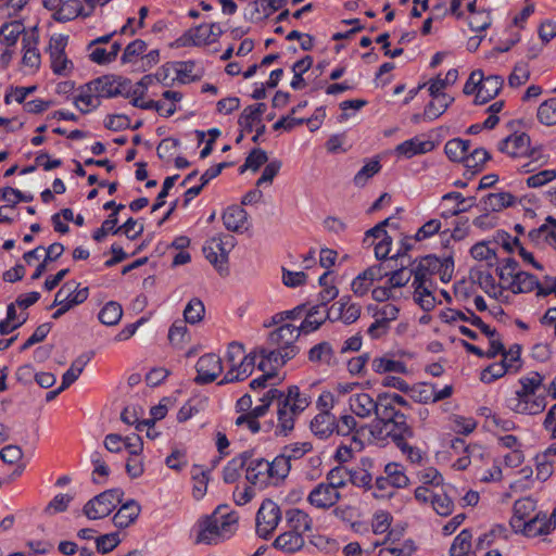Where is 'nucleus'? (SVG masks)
I'll use <instances>...</instances> for the list:
<instances>
[{"label":"nucleus","mask_w":556,"mask_h":556,"mask_svg":"<svg viewBox=\"0 0 556 556\" xmlns=\"http://www.w3.org/2000/svg\"><path fill=\"white\" fill-rule=\"evenodd\" d=\"M233 245H202L204 257L223 277L229 275V253Z\"/></svg>","instance_id":"dca6fc26"},{"label":"nucleus","mask_w":556,"mask_h":556,"mask_svg":"<svg viewBox=\"0 0 556 556\" xmlns=\"http://www.w3.org/2000/svg\"><path fill=\"white\" fill-rule=\"evenodd\" d=\"M503 83L502 76L498 75L482 76L475 100L476 103L484 104L495 98L500 93Z\"/></svg>","instance_id":"a878e982"},{"label":"nucleus","mask_w":556,"mask_h":556,"mask_svg":"<svg viewBox=\"0 0 556 556\" xmlns=\"http://www.w3.org/2000/svg\"><path fill=\"white\" fill-rule=\"evenodd\" d=\"M301 334L300 328L291 324H285L277 329L269 332L267 344L269 348H277L285 352L293 350V356L299 353V348L295 345Z\"/></svg>","instance_id":"9b49d317"},{"label":"nucleus","mask_w":556,"mask_h":556,"mask_svg":"<svg viewBox=\"0 0 556 556\" xmlns=\"http://www.w3.org/2000/svg\"><path fill=\"white\" fill-rule=\"evenodd\" d=\"M416 551L414 541L405 540L401 545L387 546L380 548L378 556H412Z\"/></svg>","instance_id":"e2e57ef3"},{"label":"nucleus","mask_w":556,"mask_h":556,"mask_svg":"<svg viewBox=\"0 0 556 556\" xmlns=\"http://www.w3.org/2000/svg\"><path fill=\"white\" fill-rule=\"evenodd\" d=\"M470 254L475 260L485 262L489 267L494 266L498 261L496 251L490 249V245H471Z\"/></svg>","instance_id":"69168bd1"},{"label":"nucleus","mask_w":556,"mask_h":556,"mask_svg":"<svg viewBox=\"0 0 556 556\" xmlns=\"http://www.w3.org/2000/svg\"><path fill=\"white\" fill-rule=\"evenodd\" d=\"M205 314V307L203 302L198 299H191L184 311L185 321L191 325L200 323Z\"/></svg>","instance_id":"603ef678"},{"label":"nucleus","mask_w":556,"mask_h":556,"mask_svg":"<svg viewBox=\"0 0 556 556\" xmlns=\"http://www.w3.org/2000/svg\"><path fill=\"white\" fill-rule=\"evenodd\" d=\"M434 149V144L430 140H422L419 137H414L403 141L395 148L397 155L404 156L405 159H412L415 155L425 154Z\"/></svg>","instance_id":"b1692460"},{"label":"nucleus","mask_w":556,"mask_h":556,"mask_svg":"<svg viewBox=\"0 0 556 556\" xmlns=\"http://www.w3.org/2000/svg\"><path fill=\"white\" fill-rule=\"evenodd\" d=\"M472 533L464 529L453 541L450 548V556H476L472 551Z\"/></svg>","instance_id":"4c0bfd02"},{"label":"nucleus","mask_w":556,"mask_h":556,"mask_svg":"<svg viewBox=\"0 0 556 556\" xmlns=\"http://www.w3.org/2000/svg\"><path fill=\"white\" fill-rule=\"evenodd\" d=\"M377 402L378 396L374 399L366 392H355L349 397V407L355 416L366 419L375 416Z\"/></svg>","instance_id":"aec40b11"},{"label":"nucleus","mask_w":556,"mask_h":556,"mask_svg":"<svg viewBox=\"0 0 556 556\" xmlns=\"http://www.w3.org/2000/svg\"><path fill=\"white\" fill-rule=\"evenodd\" d=\"M191 475L193 479V496L200 500L204 496L207 489V475L200 466H193Z\"/></svg>","instance_id":"338daca9"},{"label":"nucleus","mask_w":556,"mask_h":556,"mask_svg":"<svg viewBox=\"0 0 556 556\" xmlns=\"http://www.w3.org/2000/svg\"><path fill=\"white\" fill-rule=\"evenodd\" d=\"M101 104L100 97L93 90L91 83L85 84L79 88L78 94L74 99V105L83 114H88L99 108Z\"/></svg>","instance_id":"bb28decb"},{"label":"nucleus","mask_w":556,"mask_h":556,"mask_svg":"<svg viewBox=\"0 0 556 556\" xmlns=\"http://www.w3.org/2000/svg\"><path fill=\"white\" fill-rule=\"evenodd\" d=\"M223 222L228 230L243 232L249 227L248 213L240 206H229L224 212Z\"/></svg>","instance_id":"c85d7f7f"},{"label":"nucleus","mask_w":556,"mask_h":556,"mask_svg":"<svg viewBox=\"0 0 556 556\" xmlns=\"http://www.w3.org/2000/svg\"><path fill=\"white\" fill-rule=\"evenodd\" d=\"M140 510L141 507L135 500L127 501L114 515L113 522L117 528L125 529L136 521Z\"/></svg>","instance_id":"473e14b6"},{"label":"nucleus","mask_w":556,"mask_h":556,"mask_svg":"<svg viewBox=\"0 0 556 556\" xmlns=\"http://www.w3.org/2000/svg\"><path fill=\"white\" fill-rule=\"evenodd\" d=\"M538 287L539 280L535 276L527 271H520L505 288L513 293H527L536 290Z\"/></svg>","instance_id":"e433bc0d"},{"label":"nucleus","mask_w":556,"mask_h":556,"mask_svg":"<svg viewBox=\"0 0 556 556\" xmlns=\"http://www.w3.org/2000/svg\"><path fill=\"white\" fill-rule=\"evenodd\" d=\"M510 366V363L503 361L493 363L481 372L480 379L484 383H491L494 380L503 377L507 371H509Z\"/></svg>","instance_id":"052dcab7"},{"label":"nucleus","mask_w":556,"mask_h":556,"mask_svg":"<svg viewBox=\"0 0 556 556\" xmlns=\"http://www.w3.org/2000/svg\"><path fill=\"white\" fill-rule=\"evenodd\" d=\"M293 350L285 352L277 348H256L245 354L243 344L231 342L228 345L225 361L229 366L219 384L238 382L247 379L254 370L256 359L260 358L258 369L263 372L276 375V371L288 361L292 359Z\"/></svg>","instance_id":"f257e3e1"},{"label":"nucleus","mask_w":556,"mask_h":556,"mask_svg":"<svg viewBox=\"0 0 556 556\" xmlns=\"http://www.w3.org/2000/svg\"><path fill=\"white\" fill-rule=\"evenodd\" d=\"M68 36L65 35H54L49 41L51 70L58 76H68L74 70L73 62L65 54Z\"/></svg>","instance_id":"1a4fd4ad"},{"label":"nucleus","mask_w":556,"mask_h":556,"mask_svg":"<svg viewBox=\"0 0 556 556\" xmlns=\"http://www.w3.org/2000/svg\"><path fill=\"white\" fill-rule=\"evenodd\" d=\"M422 267L431 275L438 274L442 281L446 282L451 279L454 270V262L451 256L439 258L433 255L425 256L420 260Z\"/></svg>","instance_id":"5701e85b"},{"label":"nucleus","mask_w":556,"mask_h":556,"mask_svg":"<svg viewBox=\"0 0 556 556\" xmlns=\"http://www.w3.org/2000/svg\"><path fill=\"white\" fill-rule=\"evenodd\" d=\"M516 202V198L506 191L488 193L480 201L482 208L490 212H500L506 207L513 206Z\"/></svg>","instance_id":"2f4dec72"},{"label":"nucleus","mask_w":556,"mask_h":556,"mask_svg":"<svg viewBox=\"0 0 556 556\" xmlns=\"http://www.w3.org/2000/svg\"><path fill=\"white\" fill-rule=\"evenodd\" d=\"M361 316V307L357 304H348L344 299L334 303L327 312V317L330 320L339 319L345 325H351L356 321Z\"/></svg>","instance_id":"4be33fe9"},{"label":"nucleus","mask_w":556,"mask_h":556,"mask_svg":"<svg viewBox=\"0 0 556 556\" xmlns=\"http://www.w3.org/2000/svg\"><path fill=\"white\" fill-rule=\"evenodd\" d=\"M279 396H280L279 390H277L275 388L269 389L261 399L262 404L255 406L254 408H251V410L249 412L250 416L253 419L257 420L260 417L264 416L267 413L270 404L274 401H277V399Z\"/></svg>","instance_id":"680f3d73"},{"label":"nucleus","mask_w":556,"mask_h":556,"mask_svg":"<svg viewBox=\"0 0 556 556\" xmlns=\"http://www.w3.org/2000/svg\"><path fill=\"white\" fill-rule=\"evenodd\" d=\"M90 15L91 11L86 10L81 0H63L56 13H53V17L58 22H68L78 16L87 17Z\"/></svg>","instance_id":"393cba45"},{"label":"nucleus","mask_w":556,"mask_h":556,"mask_svg":"<svg viewBox=\"0 0 556 556\" xmlns=\"http://www.w3.org/2000/svg\"><path fill=\"white\" fill-rule=\"evenodd\" d=\"M197 377L194 381L198 384L210 383L216 380V378L223 371V363L219 356L216 354L210 353L202 355L195 365Z\"/></svg>","instance_id":"f8f14e48"},{"label":"nucleus","mask_w":556,"mask_h":556,"mask_svg":"<svg viewBox=\"0 0 556 556\" xmlns=\"http://www.w3.org/2000/svg\"><path fill=\"white\" fill-rule=\"evenodd\" d=\"M536 510V502L531 497L520 498L514 504V515L510 519V527L520 528L521 522L533 517Z\"/></svg>","instance_id":"7c9ffc66"},{"label":"nucleus","mask_w":556,"mask_h":556,"mask_svg":"<svg viewBox=\"0 0 556 556\" xmlns=\"http://www.w3.org/2000/svg\"><path fill=\"white\" fill-rule=\"evenodd\" d=\"M268 157L264 150L254 148L247 156L244 163L240 166L239 173L243 174L247 169L256 172L267 162Z\"/></svg>","instance_id":"4d7b16f0"},{"label":"nucleus","mask_w":556,"mask_h":556,"mask_svg":"<svg viewBox=\"0 0 556 556\" xmlns=\"http://www.w3.org/2000/svg\"><path fill=\"white\" fill-rule=\"evenodd\" d=\"M312 432L319 439H327L336 431V416L323 409L311 421Z\"/></svg>","instance_id":"cd10ccee"},{"label":"nucleus","mask_w":556,"mask_h":556,"mask_svg":"<svg viewBox=\"0 0 556 556\" xmlns=\"http://www.w3.org/2000/svg\"><path fill=\"white\" fill-rule=\"evenodd\" d=\"M371 368L377 374H405L407 371V367L403 362L395 361L386 356L375 357L371 362Z\"/></svg>","instance_id":"c03bdc74"},{"label":"nucleus","mask_w":556,"mask_h":556,"mask_svg":"<svg viewBox=\"0 0 556 556\" xmlns=\"http://www.w3.org/2000/svg\"><path fill=\"white\" fill-rule=\"evenodd\" d=\"M122 489H111L88 501L84 506V514L88 519L97 520L109 516L123 500Z\"/></svg>","instance_id":"0eeeda50"},{"label":"nucleus","mask_w":556,"mask_h":556,"mask_svg":"<svg viewBox=\"0 0 556 556\" xmlns=\"http://www.w3.org/2000/svg\"><path fill=\"white\" fill-rule=\"evenodd\" d=\"M271 545L285 554H294L305 546V540L300 532L287 530L280 533Z\"/></svg>","instance_id":"412c9836"},{"label":"nucleus","mask_w":556,"mask_h":556,"mask_svg":"<svg viewBox=\"0 0 556 556\" xmlns=\"http://www.w3.org/2000/svg\"><path fill=\"white\" fill-rule=\"evenodd\" d=\"M469 149V140L454 138L445 143L444 152L452 162H464Z\"/></svg>","instance_id":"ea45409f"},{"label":"nucleus","mask_w":556,"mask_h":556,"mask_svg":"<svg viewBox=\"0 0 556 556\" xmlns=\"http://www.w3.org/2000/svg\"><path fill=\"white\" fill-rule=\"evenodd\" d=\"M100 98H114L127 92L128 78L115 75H104L90 81Z\"/></svg>","instance_id":"ddd939ff"},{"label":"nucleus","mask_w":556,"mask_h":556,"mask_svg":"<svg viewBox=\"0 0 556 556\" xmlns=\"http://www.w3.org/2000/svg\"><path fill=\"white\" fill-rule=\"evenodd\" d=\"M531 139L526 132H514L502 139L497 149L513 159L525 157L530 151Z\"/></svg>","instance_id":"4468645a"},{"label":"nucleus","mask_w":556,"mask_h":556,"mask_svg":"<svg viewBox=\"0 0 556 556\" xmlns=\"http://www.w3.org/2000/svg\"><path fill=\"white\" fill-rule=\"evenodd\" d=\"M24 30L25 27L21 22L4 23L0 28V43L8 48L15 46Z\"/></svg>","instance_id":"a19ab883"},{"label":"nucleus","mask_w":556,"mask_h":556,"mask_svg":"<svg viewBox=\"0 0 556 556\" xmlns=\"http://www.w3.org/2000/svg\"><path fill=\"white\" fill-rule=\"evenodd\" d=\"M381 169L379 160L371 159L355 174L353 182L356 187H364L368 180Z\"/></svg>","instance_id":"09e8293b"},{"label":"nucleus","mask_w":556,"mask_h":556,"mask_svg":"<svg viewBox=\"0 0 556 556\" xmlns=\"http://www.w3.org/2000/svg\"><path fill=\"white\" fill-rule=\"evenodd\" d=\"M123 316L122 305L117 302H108L99 312V320L106 326H114L118 324Z\"/></svg>","instance_id":"49530a36"},{"label":"nucleus","mask_w":556,"mask_h":556,"mask_svg":"<svg viewBox=\"0 0 556 556\" xmlns=\"http://www.w3.org/2000/svg\"><path fill=\"white\" fill-rule=\"evenodd\" d=\"M288 477L287 462L276 456L273 460L254 457L252 453L245 469L247 480L258 488L278 485Z\"/></svg>","instance_id":"423d86ee"},{"label":"nucleus","mask_w":556,"mask_h":556,"mask_svg":"<svg viewBox=\"0 0 556 556\" xmlns=\"http://www.w3.org/2000/svg\"><path fill=\"white\" fill-rule=\"evenodd\" d=\"M281 509L273 500H264L257 510L255 519L256 533L267 540L281 521Z\"/></svg>","instance_id":"6e6552de"},{"label":"nucleus","mask_w":556,"mask_h":556,"mask_svg":"<svg viewBox=\"0 0 556 556\" xmlns=\"http://www.w3.org/2000/svg\"><path fill=\"white\" fill-rule=\"evenodd\" d=\"M469 230V219L459 218L455 222L453 229L445 228L441 232V243H448L451 239L462 241L466 238Z\"/></svg>","instance_id":"a18cd8bd"},{"label":"nucleus","mask_w":556,"mask_h":556,"mask_svg":"<svg viewBox=\"0 0 556 556\" xmlns=\"http://www.w3.org/2000/svg\"><path fill=\"white\" fill-rule=\"evenodd\" d=\"M341 500V493L331 490L324 482L315 485L307 495V502L315 508L327 510Z\"/></svg>","instance_id":"f3484780"},{"label":"nucleus","mask_w":556,"mask_h":556,"mask_svg":"<svg viewBox=\"0 0 556 556\" xmlns=\"http://www.w3.org/2000/svg\"><path fill=\"white\" fill-rule=\"evenodd\" d=\"M377 422L371 426L370 433L378 439L384 437H412L413 430L407 424L406 415L390 401L389 392L378 394Z\"/></svg>","instance_id":"f03ea898"},{"label":"nucleus","mask_w":556,"mask_h":556,"mask_svg":"<svg viewBox=\"0 0 556 556\" xmlns=\"http://www.w3.org/2000/svg\"><path fill=\"white\" fill-rule=\"evenodd\" d=\"M451 201H455V205L441 211V217L444 219L469 211L472 206L476 205L477 199L475 197L465 198L460 192L452 191L445 193L442 197L441 206H447Z\"/></svg>","instance_id":"6ab92c4d"},{"label":"nucleus","mask_w":556,"mask_h":556,"mask_svg":"<svg viewBox=\"0 0 556 556\" xmlns=\"http://www.w3.org/2000/svg\"><path fill=\"white\" fill-rule=\"evenodd\" d=\"M131 104L135 108L142 110H154L163 117H170L177 111L176 104L170 103L165 105L162 101L149 100L139 102V99L131 100Z\"/></svg>","instance_id":"de8ad7c7"},{"label":"nucleus","mask_w":556,"mask_h":556,"mask_svg":"<svg viewBox=\"0 0 556 556\" xmlns=\"http://www.w3.org/2000/svg\"><path fill=\"white\" fill-rule=\"evenodd\" d=\"M88 363V358L85 356L77 357L71 365V367L64 372L62 377L61 389H67L74 383L81 375L85 366Z\"/></svg>","instance_id":"864d4df0"},{"label":"nucleus","mask_w":556,"mask_h":556,"mask_svg":"<svg viewBox=\"0 0 556 556\" xmlns=\"http://www.w3.org/2000/svg\"><path fill=\"white\" fill-rule=\"evenodd\" d=\"M412 245H401L396 252H394L391 258H395L394 265H388L390 269V277L387 279V283L394 291L395 289L406 286L412 277V273L405 271L406 267L410 265L412 260L408 255V250Z\"/></svg>","instance_id":"9d476101"},{"label":"nucleus","mask_w":556,"mask_h":556,"mask_svg":"<svg viewBox=\"0 0 556 556\" xmlns=\"http://www.w3.org/2000/svg\"><path fill=\"white\" fill-rule=\"evenodd\" d=\"M525 157L530 159V161L523 164L520 168V170L525 174L534 172L536 166H543L548 161V155L543 153V149L541 147L530 146V151L526 154Z\"/></svg>","instance_id":"5fc2aeb1"},{"label":"nucleus","mask_w":556,"mask_h":556,"mask_svg":"<svg viewBox=\"0 0 556 556\" xmlns=\"http://www.w3.org/2000/svg\"><path fill=\"white\" fill-rule=\"evenodd\" d=\"M22 46L23 64L31 68H38L40 65V53L37 48V39L34 36H24Z\"/></svg>","instance_id":"58836bf2"},{"label":"nucleus","mask_w":556,"mask_h":556,"mask_svg":"<svg viewBox=\"0 0 556 556\" xmlns=\"http://www.w3.org/2000/svg\"><path fill=\"white\" fill-rule=\"evenodd\" d=\"M391 225V218H386L384 220L377 224L375 227L370 228L365 232L364 242L366 243L370 239L378 240V243H392L393 238L388 235L387 226Z\"/></svg>","instance_id":"6e6d98bb"},{"label":"nucleus","mask_w":556,"mask_h":556,"mask_svg":"<svg viewBox=\"0 0 556 556\" xmlns=\"http://www.w3.org/2000/svg\"><path fill=\"white\" fill-rule=\"evenodd\" d=\"M543 377L539 372H530L520 378V389L508 399L507 406L517 414L536 415L546 406L545 392L542 386Z\"/></svg>","instance_id":"7ed1b4c3"},{"label":"nucleus","mask_w":556,"mask_h":556,"mask_svg":"<svg viewBox=\"0 0 556 556\" xmlns=\"http://www.w3.org/2000/svg\"><path fill=\"white\" fill-rule=\"evenodd\" d=\"M529 238L533 243H555L556 244V219L552 216L546 217L545 223L529 232Z\"/></svg>","instance_id":"f704fd0d"},{"label":"nucleus","mask_w":556,"mask_h":556,"mask_svg":"<svg viewBox=\"0 0 556 556\" xmlns=\"http://www.w3.org/2000/svg\"><path fill=\"white\" fill-rule=\"evenodd\" d=\"M453 101L454 99L450 96L432 97V101H430L425 108V118L428 121L438 118L446 111Z\"/></svg>","instance_id":"37998d69"},{"label":"nucleus","mask_w":556,"mask_h":556,"mask_svg":"<svg viewBox=\"0 0 556 556\" xmlns=\"http://www.w3.org/2000/svg\"><path fill=\"white\" fill-rule=\"evenodd\" d=\"M324 483L331 490L344 488L349 483L348 468L344 466H338L328 471L326 481Z\"/></svg>","instance_id":"3c124183"},{"label":"nucleus","mask_w":556,"mask_h":556,"mask_svg":"<svg viewBox=\"0 0 556 556\" xmlns=\"http://www.w3.org/2000/svg\"><path fill=\"white\" fill-rule=\"evenodd\" d=\"M431 505L440 516H448L454 509V503L445 492L431 495Z\"/></svg>","instance_id":"774afa93"},{"label":"nucleus","mask_w":556,"mask_h":556,"mask_svg":"<svg viewBox=\"0 0 556 556\" xmlns=\"http://www.w3.org/2000/svg\"><path fill=\"white\" fill-rule=\"evenodd\" d=\"M468 314H465L463 312H455L453 319H460L464 321L470 323L472 326L479 328L486 337H494L496 334V330L492 329L489 325L483 323V320L477 316L473 312L468 311Z\"/></svg>","instance_id":"0e129e2a"},{"label":"nucleus","mask_w":556,"mask_h":556,"mask_svg":"<svg viewBox=\"0 0 556 556\" xmlns=\"http://www.w3.org/2000/svg\"><path fill=\"white\" fill-rule=\"evenodd\" d=\"M313 445L309 442H296L289 445H286L282 450V453L278 455V457L285 458L287 462V472H290L291 469V460L300 459L305 454L311 452Z\"/></svg>","instance_id":"79ce46f5"},{"label":"nucleus","mask_w":556,"mask_h":556,"mask_svg":"<svg viewBox=\"0 0 556 556\" xmlns=\"http://www.w3.org/2000/svg\"><path fill=\"white\" fill-rule=\"evenodd\" d=\"M252 451H245L233 457L223 470V479L226 483H235L241 476L243 467H248Z\"/></svg>","instance_id":"72a5a7b5"},{"label":"nucleus","mask_w":556,"mask_h":556,"mask_svg":"<svg viewBox=\"0 0 556 556\" xmlns=\"http://www.w3.org/2000/svg\"><path fill=\"white\" fill-rule=\"evenodd\" d=\"M286 522L291 531L304 534L313 529V519L311 516L299 508H290L286 511Z\"/></svg>","instance_id":"c756f323"},{"label":"nucleus","mask_w":556,"mask_h":556,"mask_svg":"<svg viewBox=\"0 0 556 556\" xmlns=\"http://www.w3.org/2000/svg\"><path fill=\"white\" fill-rule=\"evenodd\" d=\"M89 295L87 287L80 288L75 280L66 281L56 292L53 304H66L72 307L84 303Z\"/></svg>","instance_id":"a211bd4d"},{"label":"nucleus","mask_w":556,"mask_h":556,"mask_svg":"<svg viewBox=\"0 0 556 556\" xmlns=\"http://www.w3.org/2000/svg\"><path fill=\"white\" fill-rule=\"evenodd\" d=\"M333 356V351L328 342H321L314 345L308 352V359L314 363L329 365Z\"/></svg>","instance_id":"bf43d9fd"},{"label":"nucleus","mask_w":556,"mask_h":556,"mask_svg":"<svg viewBox=\"0 0 556 556\" xmlns=\"http://www.w3.org/2000/svg\"><path fill=\"white\" fill-rule=\"evenodd\" d=\"M555 528V521L548 518L545 513L539 511L530 519L521 522L520 528H514L516 533H522L528 538H535L547 534Z\"/></svg>","instance_id":"2eb2a0df"},{"label":"nucleus","mask_w":556,"mask_h":556,"mask_svg":"<svg viewBox=\"0 0 556 556\" xmlns=\"http://www.w3.org/2000/svg\"><path fill=\"white\" fill-rule=\"evenodd\" d=\"M538 119L546 126L556 125V98H551L540 104Z\"/></svg>","instance_id":"13d9d810"},{"label":"nucleus","mask_w":556,"mask_h":556,"mask_svg":"<svg viewBox=\"0 0 556 556\" xmlns=\"http://www.w3.org/2000/svg\"><path fill=\"white\" fill-rule=\"evenodd\" d=\"M384 475L388 476L392 488H405L409 482L403 466L396 463L386 465Z\"/></svg>","instance_id":"8fccbe9b"},{"label":"nucleus","mask_w":556,"mask_h":556,"mask_svg":"<svg viewBox=\"0 0 556 556\" xmlns=\"http://www.w3.org/2000/svg\"><path fill=\"white\" fill-rule=\"evenodd\" d=\"M491 159L490 153L483 148H476L472 151L470 149L467 152V156L464 160V166L466 168V173H469L471 176L480 173L486 161Z\"/></svg>","instance_id":"c9c22d12"},{"label":"nucleus","mask_w":556,"mask_h":556,"mask_svg":"<svg viewBox=\"0 0 556 556\" xmlns=\"http://www.w3.org/2000/svg\"><path fill=\"white\" fill-rule=\"evenodd\" d=\"M238 528V515L227 506H218L211 516L199 521L197 544H217L231 536Z\"/></svg>","instance_id":"20e7f679"},{"label":"nucleus","mask_w":556,"mask_h":556,"mask_svg":"<svg viewBox=\"0 0 556 556\" xmlns=\"http://www.w3.org/2000/svg\"><path fill=\"white\" fill-rule=\"evenodd\" d=\"M309 403V396L301 392L298 386L289 387L287 393L280 391V396L277 399L275 435H289L294 429L296 418L308 407Z\"/></svg>","instance_id":"39448f33"}]
</instances>
